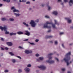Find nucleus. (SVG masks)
<instances>
[{
	"label": "nucleus",
	"instance_id": "nucleus-21",
	"mask_svg": "<svg viewBox=\"0 0 73 73\" xmlns=\"http://www.w3.org/2000/svg\"><path fill=\"white\" fill-rule=\"evenodd\" d=\"M14 15H16L17 17V16H20V14H16V13H15Z\"/></svg>",
	"mask_w": 73,
	"mask_h": 73
},
{
	"label": "nucleus",
	"instance_id": "nucleus-64",
	"mask_svg": "<svg viewBox=\"0 0 73 73\" xmlns=\"http://www.w3.org/2000/svg\"><path fill=\"white\" fill-rule=\"evenodd\" d=\"M72 61H71L70 62V63H72Z\"/></svg>",
	"mask_w": 73,
	"mask_h": 73
},
{
	"label": "nucleus",
	"instance_id": "nucleus-53",
	"mask_svg": "<svg viewBox=\"0 0 73 73\" xmlns=\"http://www.w3.org/2000/svg\"><path fill=\"white\" fill-rule=\"evenodd\" d=\"M3 6V4L0 3V7H2Z\"/></svg>",
	"mask_w": 73,
	"mask_h": 73
},
{
	"label": "nucleus",
	"instance_id": "nucleus-32",
	"mask_svg": "<svg viewBox=\"0 0 73 73\" xmlns=\"http://www.w3.org/2000/svg\"><path fill=\"white\" fill-rule=\"evenodd\" d=\"M6 1L7 2V3H9L10 2V0H6Z\"/></svg>",
	"mask_w": 73,
	"mask_h": 73
},
{
	"label": "nucleus",
	"instance_id": "nucleus-54",
	"mask_svg": "<svg viewBox=\"0 0 73 73\" xmlns=\"http://www.w3.org/2000/svg\"><path fill=\"white\" fill-rule=\"evenodd\" d=\"M1 50H4V48H3L2 47H1Z\"/></svg>",
	"mask_w": 73,
	"mask_h": 73
},
{
	"label": "nucleus",
	"instance_id": "nucleus-55",
	"mask_svg": "<svg viewBox=\"0 0 73 73\" xmlns=\"http://www.w3.org/2000/svg\"><path fill=\"white\" fill-rule=\"evenodd\" d=\"M60 1H61V0H58V2H59Z\"/></svg>",
	"mask_w": 73,
	"mask_h": 73
},
{
	"label": "nucleus",
	"instance_id": "nucleus-27",
	"mask_svg": "<svg viewBox=\"0 0 73 73\" xmlns=\"http://www.w3.org/2000/svg\"><path fill=\"white\" fill-rule=\"evenodd\" d=\"M12 61L13 63H15L16 62V60L15 59H13Z\"/></svg>",
	"mask_w": 73,
	"mask_h": 73
},
{
	"label": "nucleus",
	"instance_id": "nucleus-49",
	"mask_svg": "<svg viewBox=\"0 0 73 73\" xmlns=\"http://www.w3.org/2000/svg\"><path fill=\"white\" fill-rule=\"evenodd\" d=\"M62 47H63V48H65V46H64V44H62Z\"/></svg>",
	"mask_w": 73,
	"mask_h": 73
},
{
	"label": "nucleus",
	"instance_id": "nucleus-15",
	"mask_svg": "<svg viewBox=\"0 0 73 73\" xmlns=\"http://www.w3.org/2000/svg\"><path fill=\"white\" fill-rule=\"evenodd\" d=\"M16 35V33H11L10 34V36H12V35Z\"/></svg>",
	"mask_w": 73,
	"mask_h": 73
},
{
	"label": "nucleus",
	"instance_id": "nucleus-37",
	"mask_svg": "<svg viewBox=\"0 0 73 73\" xmlns=\"http://www.w3.org/2000/svg\"><path fill=\"white\" fill-rule=\"evenodd\" d=\"M62 71H65V68H62Z\"/></svg>",
	"mask_w": 73,
	"mask_h": 73
},
{
	"label": "nucleus",
	"instance_id": "nucleus-17",
	"mask_svg": "<svg viewBox=\"0 0 73 73\" xmlns=\"http://www.w3.org/2000/svg\"><path fill=\"white\" fill-rule=\"evenodd\" d=\"M53 36H46V38H52Z\"/></svg>",
	"mask_w": 73,
	"mask_h": 73
},
{
	"label": "nucleus",
	"instance_id": "nucleus-48",
	"mask_svg": "<svg viewBox=\"0 0 73 73\" xmlns=\"http://www.w3.org/2000/svg\"><path fill=\"white\" fill-rule=\"evenodd\" d=\"M35 21H36V22H37V23H38V21H39L38 20V19H37V20H36Z\"/></svg>",
	"mask_w": 73,
	"mask_h": 73
},
{
	"label": "nucleus",
	"instance_id": "nucleus-25",
	"mask_svg": "<svg viewBox=\"0 0 73 73\" xmlns=\"http://www.w3.org/2000/svg\"><path fill=\"white\" fill-rule=\"evenodd\" d=\"M4 72L5 73H7V72H8V70H5Z\"/></svg>",
	"mask_w": 73,
	"mask_h": 73
},
{
	"label": "nucleus",
	"instance_id": "nucleus-20",
	"mask_svg": "<svg viewBox=\"0 0 73 73\" xmlns=\"http://www.w3.org/2000/svg\"><path fill=\"white\" fill-rule=\"evenodd\" d=\"M9 53L11 56H14V54H13L12 52H10Z\"/></svg>",
	"mask_w": 73,
	"mask_h": 73
},
{
	"label": "nucleus",
	"instance_id": "nucleus-56",
	"mask_svg": "<svg viewBox=\"0 0 73 73\" xmlns=\"http://www.w3.org/2000/svg\"><path fill=\"white\" fill-rule=\"evenodd\" d=\"M73 45V43L70 44V45Z\"/></svg>",
	"mask_w": 73,
	"mask_h": 73
},
{
	"label": "nucleus",
	"instance_id": "nucleus-45",
	"mask_svg": "<svg viewBox=\"0 0 73 73\" xmlns=\"http://www.w3.org/2000/svg\"><path fill=\"white\" fill-rule=\"evenodd\" d=\"M5 50H8L9 48L7 47H5Z\"/></svg>",
	"mask_w": 73,
	"mask_h": 73
},
{
	"label": "nucleus",
	"instance_id": "nucleus-43",
	"mask_svg": "<svg viewBox=\"0 0 73 73\" xmlns=\"http://www.w3.org/2000/svg\"><path fill=\"white\" fill-rule=\"evenodd\" d=\"M45 17L46 18H49V17L48 16H45Z\"/></svg>",
	"mask_w": 73,
	"mask_h": 73
},
{
	"label": "nucleus",
	"instance_id": "nucleus-22",
	"mask_svg": "<svg viewBox=\"0 0 73 73\" xmlns=\"http://www.w3.org/2000/svg\"><path fill=\"white\" fill-rule=\"evenodd\" d=\"M1 20H2V21H5V20H6V19L5 18H2Z\"/></svg>",
	"mask_w": 73,
	"mask_h": 73
},
{
	"label": "nucleus",
	"instance_id": "nucleus-5",
	"mask_svg": "<svg viewBox=\"0 0 73 73\" xmlns=\"http://www.w3.org/2000/svg\"><path fill=\"white\" fill-rule=\"evenodd\" d=\"M30 24L31 25V26L32 27H35L36 26V23H35V21H34L33 20L31 21Z\"/></svg>",
	"mask_w": 73,
	"mask_h": 73
},
{
	"label": "nucleus",
	"instance_id": "nucleus-36",
	"mask_svg": "<svg viewBox=\"0 0 73 73\" xmlns=\"http://www.w3.org/2000/svg\"><path fill=\"white\" fill-rule=\"evenodd\" d=\"M38 56H39V54H36V57H38Z\"/></svg>",
	"mask_w": 73,
	"mask_h": 73
},
{
	"label": "nucleus",
	"instance_id": "nucleus-44",
	"mask_svg": "<svg viewBox=\"0 0 73 73\" xmlns=\"http://www.w3.org/2000/svg\"><path fill=\"white\" fill-rule=\"evenodd\" d=\"M30 44L31 45H35V44H34L33 43H31V42H29Z\"/></svg>",
	"mask_w": 73,
	"mask_h": 73
},
{
	"label": "nucleus",
	"instance_id": "nucleus-34",
	"mask_svg": "<svg viewBox=\"0 0 73 73\" xmlns=\"http://www.w3.org/2000/svg\"><path fill=\"white\" fill-rule=\"evenodd\" d=\"M55 44H56V45L57 44V41H55Z\"/></svg>",
	"mask_w": 73,
	"mask_h": 73
},
{
	"label": "nucleus",
	"instance_id": "nucleus-6",
	"mask_svg": "<svg viewBox=\"0 0 73 73\" xmlns=\"http://www.w3.org/2000/svg\"><path fill=\"white\" fill-rule=\"evenodd\" d=\"M38 68H41L42 70H45L46 69V67L44 66L41 65L40 66L38 67Z\"/></svg>",
	"mask_w": 73,
	"mask_h": 73
},
{
	"label": "nucleus",
	"instance_id": "nucleus-2",
	"mask_svg": "<svg viewBox=\"0 0 73 73\" xmlns=\"http://www.w3.org/2000/svg\"><path fill=\"white\" fill-rule=\"evenodd\" d=\"M48 24H52V26L53 28H54L55 29H56V27L55 26V24H53L52 23V22H49L48 21H47L46 22V23H45L44 26L43 28H48L49 29H50V28L51 27L50 26H48Z\"/></svg>",
	"mask_w": 73,
	"mask_h": 73
},
{
	"label": "nucleus",
	"instance_id": "nucleus-31",
	"mask_svg": "<svg viewBox=\"0 0 73 73\" xmlns=\"http://www.w3.org/2000/svg\"><path fill=\"white\" fill-rule=\"evenodd\" d=\"M64 2H65L66 3V2H68V0H64Z\"/></svg>",
	"mask_w": 73,
	"mask_h": 73
},
{
	"label": "nucleus",
	"instance_id": "nucleus-18",
	"mask_svg": "<svg viewBox=\"0 0 73 73\" xmlns=\"http://www.w3.org/2000/svg\"><path fill=\"white\" fill-rule=\"evenodd\" d=\"M52 13L53 14H54V15H57L58 14L57 12V11H54Z\"/></svg>",
	"mask_w": 73,
	"mask_h": 73
},
{
	"label": "nucleus",
	"instance_id": "nucleus-10",
	"mask_svg": "<svg viewBox=\"0 0 73 73\" xmlns=\"http://www.w3.org/2000/svg\"><path fill=\"white\" fill-rule=\"evenodd\" d=\"M26 33H25L26 35L27 36H30V33H29L28 31H25Z\"/></svg>",
	"mask_w": 73,
	"mask_h": 73
},
{
	"label": "nucleus",
	"instance_id": "nucleus-63",
	"mask_svg": "<svg viewBox=\"0 0 73 73\" xmlns=\"http://www.w3.org/2000/svg\"><path fill=\"white\" fill-rule=\"evenodd\" d=\"M6 0H3V1H6Z\"/></svg>",
	"mask_w": 73,
	"mask_h": 73
},
{
	"label": "nucleus",
	"instance_id": "nucleus-11",
	"mask_svg": "<svg viewBox=\"0 0 73 73\" xmlns=\"http://www.w3.org/2000/svg\"><path fill=\"white\" fill-rule=\"evenodd\" d=\"M7 44L8 45V46H11L12 45V43L11 42H7Z\"/></svg>",
	"mask_w": 73,
	"mask_h": 73
},
{
	"label": "nucleus",
	"instance_id": "nucleus-50",
	"mask_svg": "<svg viewBox=\"0 0 73 73\" xmlns=\"http://www.w3.org/2000/svg\"><path fill=\"white\" fill-rule=\"evenodd\" d=\"M3 12L2 11L0 12V14L1 15H3Z\"/></svg>",
	"mask_w": 73,
	"mask_h": 73
},
{
	"label": "nucleus",
	"instance_id": "nucleus-28",
	"mask_svg": "<svg viewBox=\"0 0 73 73\" xmlns=\"http://www.w3.org/2000/svg\"><path fill=\"white\" fill-rule=\"evenodd\" d=\"M31 65L30 64H29L27 66V67H31Z\"/></svg>",
	"mask_w": 73,
	"mask_h": 73
},
{
	"label": "nucleus",
	"instance_id": "nucleus-16",
	"mask_svg": "<svg viewBox=\"0 0 73 73\" xmlns=\"http://www.w3.org/2000/svg\"><path fill=\"white\" fill-rule=\"evenodd\" d=\"M17 34H18V35H23V33L21 31H19L17 32Z\"/></svg>",
	"mask_w": 73,
	"mask_h": 73
},
{
	"label": "nucleus",
	"instance_id": "nucleus-35",
	"mask_svg": "<svg viewBox=\"0 0 73 73\" xmlns=\"http://www.w3.org/2000/svg\"><path fill=\"white\" fill-rule=\"evenodd\" d=\"M47 6H48V10H50V7H49V6H48V5H47Z\"/></svg>",
	"mask_w": 73,
	"mask_h": 73
},
{
	"label": "nucleus",
	"instance_id": "nucleus-14",
	"mask_svg": "<svg viewBox=\"0 0 73 73\" xmlns=\"http://www.w3.org/2000/svg\"><path fill=\"white\" fill-rule=\"evenodd\" d=\"M13 12H19V10H16V9H14L13 10Z\"/></svg>",
	"mask_w": 73,
	"mask_h": 73
},
{
	"label": "nucleus",
	"instance_id": "nucleus-9",
	"mask_svg": "<svg viewBox=\"0 0 73 73\" xmlns=\"http://www.w3.org/2000/svg\"><path fill=\"white\" fill-rule=\"evenodd\" d=\"M44 59V58L43 57H40L39 58V59H36V61H37V62H39L40 61V60H42Z\"/></svg>",
	"mask_w": 73,
	"mask_h": 73
},
{
	"label": "nucleus",
	"instance_id": "nucleus-12",
	"mask_svg": "<svg viewBox=\"0 0 73 73\" xmlns=\"http://www.w3.org/2000/svg\"><path fill=\"white\" fill-rule=\"evenodd\" d=\"M69 5L70 6H72V4H73V0H70V1L69 2Z\"/></svg>",
	"mask_w": 73,
	"mask_h": 73
},
{
	"label": "nucleus",
	"instance_id": "nucleus-13",
	"mask_svg": "<svg viewBox=\"0 0 73 73\" xmlns=\"http://www.w3.org/2000/svg\"><path fill=\"white\" fill-rule=\"evenodd\" d=\"M65 19H66V20H68V23H70L72 22V20H71L69 19L68 18H65Z\"/></svg>",
	"mask_w": 73,
	"mask_h": 73
},
{
	"label": "nucleus",
	"instance_id": "nucleus-59",
	"mask_svg": "<svg viewBox=\"0 0 73 73\" xmlns=\"http://www.w3.org/2000/svg\"><path fill=\"white\" fill-rule=\"evenodd\" d=\"M31 9H32V8H30L29 9V10H31Z\"/></svg>",
	"mask_w": 73,
	"mask_h": 73
},
{
	"label": "nucleus",
	"instance_id": "nucleus-23",
	"mask_svg": "<svg viewBox=\"0 0 73 73\" xmlns=\"http://www.w3.org/2000/svg\"><path fill=\"white\" fill-rule=\"evenodd\" d=\"M54 21L55 22V24H58L57 21H56V20H54Z\"/></svg>",
	"mask_w": 73,
	"mask_h": 73
},
{
	"label": "nucleus",
	"instance_id": "nucleus-38",
	"mask_svg": "<svg viewBox=\"0 0 73 73\" xmlns=\"http://www.w3.org/2000/svg\"><path fill=\"white\" fill-rule=\"evenodd\" d=\"M17 57L18 58H19L20 59H21V58L20 57V56H17Z\"/></svg>",
	"mask_w": 73,
	"mask_h": 73
},
{
	"label": "nucleus",
	"instance_id": "nucleus-24",
	"mask_svg": "<svg viewBox=\"0 0 73 73\" xmlns=\"http://www.w3.org/2000/svg\"><path fill=\"white\" fill-rule=\"evenodd\" d=\"M9 20L10 21H13L14 20V19H13L12 18H10L9 19Z\"/></svg>",
	"mask_w": 73,
	"mask_h": 73
},
{
	"label": "nucleus",
	"instance_id": "nucleus-62",
	"mask_svg": "<svg viewBox=\"0 0 73 73\" xmlns=\"http://www.w3.org/2000/svg\"><path fill=\"white\" fill-rule=\"evenodd\" d=\"M50 42H51V43H52L53 42L52 41H51Z\"/></svg>",
	"mask_w": 73,
	"mask_h": 73
},
{
	"label": "nucleus",
	"instance_id": "nucleus-42",
	"mask_svg": "<svg viewBox=\"0 0 73 73\" xmlns=\"http://www.w3.org/2000/svg\"><path fill=\"white\" fill-rule=\"evenodd\" d=\"M28 39H27L24 40V41H28Z\"/></svg>",
	"mask_w": 73,
	"mask_h": 73
},
{
	"label": "nucleus",
	"instance_id": "nucleus-46",
	"mask_svg": "<svg viewBox=\"0 0 73 73\" xmlns=\"http://www.w3.org/2000/svg\"><path fill=\"white\" fill-rule=\"evenodd\" d=\"M22 2H26V0H22Z\"/></svg>",
	"mask_w": 73,
	"mask_h": 73
},
{
	"label": "nucleus",
	"instance_id": "nucleus-58",
	"mask_svg": "<svg viewBox=\"0 0 73 73\" xmlns=\"http://www.w3.org/2000/svg\"><path fill=\"white\" fill-rule=\"evenodd\" d=\"M19 2H20V3H21V2H22V1H21V0H19Z\"/></svg>",
	"mask_w": 73,
	"mask_h": 73
},
{
	"label": "nucleus",
	"instance_id": "nucleus-40",
	"mask_svg": "<svg viewBox=\"0 0 73 73\" xmlns=\"http://www.w3.org/2000/svg\"><path fill=\"white\" fill-rule=\"evenodd\" d=\"M44 5H43V4H42L41 5V6L42 7H44Z\"/></svg>",
	"mask_w": 73,
	"mask_h": 73
},
{
	"label": "nucleus",
	"instance_id": "nucleus-61",
	"mask_svg": "<svg viewBox=\"0 0 73 73\" xmlns=\"http://www.w3.org/2000/svg\"><path fill=\"white\" fill-rule=\"evenodd\" d=\"M61 4V5H64V3H62Z\"/></svg>",
	"mask_w": 73,
	"mask_h": 73
},
{
	"label": "nucleus",
	"instance_id": "nucleus-57",
	"mask_svg": "<svg viewBox=\"0 0 73 73\" xmlns=\"http://www.w3.org/2000/svg\"><path fill=\"white\" fill-rule=\"evenodd\" d=\"M73 27H70V28H71V29H73Z\"/></svg>",
	"mask_w": 73,
	"mask_h": 73
},
{
	"label": "nucleus",
	"instance_id": "nucleus-41",
	"mask_svg": "<svg viewBox=\"0 0 73 73\" xmlns=\"http://www.w3.org/2000/svg\"><path fill=\"white\" fill-rule=\"evenodd\" d=\"M19 48H20V49H23V48L21 47V46H19Z\"/></svg>",
	"mask_w": 73,
	"mask_h": 73
},
{
	"label": "nucleus",
	"instance_id": "nucleus-39",
	"mask_svg": "<svg viewBox=\"0 0 73 73\" xmlns=\"http://www.w3.org/2000/svg\"><path fill=\"white\" fill-rule=\"evenodd\" d=\"M14 8H15V7H13L11 8V10H12L13 9H14Z\"/></svg>",
	"mask_w": 73,
	"mask_h": 73
},
{
	"label": "nucleus",
	"instance_id": "nucleus-1",
	"mask_svg": "<svg viewBox=\"0 0 73 73\" xmlns=\"http://www.w3.org/2000/svg\"><path fill=\"white\" fill-rule=\"evenodd\" d=\"M70 54H71V52H69L68 53L66 54L65 55L66 58H64V61L67 63V66L69 65V63L68 61L70 59Z\"/></svg>",
	"mask_w": 73,
	"mask_h": 73
},
{
	"label": "nucleus",
	"instance_id": "nucleus-52",
	"mask_svg": "<svg viewBox=\"0 0 73 73\" xmlns=\"http://www.w3.org/2000/svg\"><path fill=\"white\" fill-rule=\"evenodd\" d=\"M51 32V30H48V31L47 32L49 33V32Z\"/></svg>",
	"mask_w": 73,
	"mask_h": 73
},
{
	"label": "nucleus",
	"instance_id": "nucleus-60",
	"mask_svg": "<svg viewBox=\"0 0 73 73\" xmlns=\"http://www.w3.org/2000/svg\"><path fill=\"white\" fill-rule=\"evenodd\" d=\"M68 73H71V72H70V71H68Z\"/></svg>",
	"mask_w": 73,
	"mask_h": 73
},
{
	"label": "nucleus",
	"instance_id": "nucleus-47",
	"mask_svg": "<svg viewBox=\"0 0 73 73\" xmlns=\"http://www.w3.org/2000/svg\"><path fill=\"white\" fill-rule=\"evenodd\" d=\"M38 41H39V40L38 39H36L35 40V41L36 42H38Z\"/></svg>",
	"mask_w": 73,
	"mask_h": 73
},
{
	"label": "nucleus",
	"instance_id": "nucleus-4",
	"mask_svg": "<svg viewBox=\"0 0 73 73\" xmlns=\"http://www.w3.org/2000/svg\"><path fill=\"white\" fill-rule=\"evenodd\" d=\"M0 29H1V31H6L5 32V34H9V32H7V28L5 27H2L0 26Z\"/></svg>",
	"mask_w": 73,
	"mask_h": 73
},
{
	"label": "nucleus",
	"instance_id": "nucleus-7",
	"mask_svg": "<svg viewBox=\"0 0 73 73\" xmlns=\"http://www.w3.org/2000/svg\"><path fill=\"white\" fill-rule=\"evenodd\" d=\"M25 53L29 54V53H32V51L31 50H26L25 51Z\"/></svg>",
	"mask_w": 73,
	"mask_h": 73
},
{
	"label": "nucleus",
	"instance_id": "nucleus-29",
	"mask_svg": "<svg viewBox=\"0 0 73 73\" xmlns=\"http://www.w3.org/2000/svg\"><path fill=\"white\" fill-rule=\"evenodd\" d=\"M64 33V32L60 33V35H63Z\"/></svg>",
	"mask_w": 73,
	"mask_h": 73
},
{
	"label": "nucleus",
	"instance_id": "nucleus-33",
	"mask_svg": "<svg viewBox=\"0 0 73 73\" xmlns=\"http://www.w3.org/2000/svg\"><path fill=\"white\" fill-rule=\"evenodd\" d=\"M55 59L57 60V61L58 62L59 61V60H58V59L57 58H55Z\"/></svg>",
	"mask_w": 73,
	"mask_h": 73
},
{
	"label": "nucleus",
	"instance_id": "nucleus-3",
	"mask_svg": "<svg viewBox=\"0 0 73 73\" xmlns=\"http://www.w3.org/2000/svg\"><path fill=\"white\" fill-rule=\"evenodd\" d=\"M53 54V53H50L48 54V56L49 57V60H46V62H48L49 64H53L54 62V60H52L50 61V60L52 59V57H51V56H52Z\"/></svg>",
	"mask_w": 73,
	"mask_h": 73
},
{
	"label": "nucleus",
	"instance_id": "nucleus-8",
	"mask_svg": "<svg viewBox=\"0 0 73 73\" xmlns=\"http://www.w3.org/2000/svg\"><path fill=\"white\" fill-rule=\"evenodd\" d=\"M25 70L27 73H28V72L30 71V69L27 67L26 68H25Z\"/></svg>",
	"mask_w": 73,
	"mask_h": 73
},
{
	"label": "nucleus",
	"instance_id": "nucleus-51",
	"mask_svg": "<svg viewBox=\"0 0 73 73\" xmlns=\"http://www.w3.org/2000/svg\"><path fill=\"white\" fill-rule=\"evenodd\" d=\"M26 4H30V2L28 1L26 2Z\"/></svg>",
	"mask_w": 73,
	"mask_h": 73
},
{
	"label": "nucleus",
	"instance_id": "nucleus-19",
	"mask_svg": "<svg viewBox=\"0 0 73 73\" xmlns=\"http://www.w3.org/2000/svg\"><path fill=\"white\" fill-rule=\"evenodd\" d=\"M23 24L24 25H25L26 27H28V26H29V25H28V24H26V23H25V22H23Z\"/></svg>",
	"mask_w": 73,
	"mask_h": 73
},
{
	"label": "nucleus",
	"instance_id": "nucleus-26",
	"mask_svg": "<svg viewBox=\"0 0 73 73\" xmlns=\"http://www.w3.org/2000/svg\"><path fill=\"white\" fill-rule=\"evenodd\" d=\"M18 72H19V73H21V72H22V71L21 70L19 69L18 70Z\"/></svg>",
	"mask_w": 73,
	"mask_h": 73
},
{
	"label": "nucleus",
	"instance_id": "nucleus-30",
	"mask_svg": "<svg viewBox=\"0 0 73 73\" xmlns=\"http://www.w3.org/2000/svg\"><path fill=\"white\" fill-rule=\"evenodd\" d=\"M1 41H4V39H3V38H1Z\"/></svg>",
	"mask_w": 73,
	"mask_h": 73
}]
</instances>
